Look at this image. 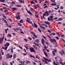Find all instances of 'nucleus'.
Wrapping results in <instances>:
<instances>
[{
  "label": "nucleus",
  "instance_id": "5",
  "mask_svg": "<svg viewBox=\"0 0 65 65\" xmlns=\"http://www.w3.org/2000/svg\"><path fill=\"white\" fill-rule=\"evenodd\" d=\"M56 63L57 64L55 63V62H53V63L54 64V65H59V62H58L56 61Z\"/></svg>",
  "mask_w": 65,
  "mask_h": 65
},
{
  "label": "nucleus",
  "instance_id": "10",
  "mask_svg": "<svg viewBox=\"0 0 65 65\" xmlns=\"http://www.w3.org/2000/svg\"><path fill=\"white\" fill-rule=\"evenodd\" d=\"M7 58H10V55H9V54L8 53L7 54Z\"/></svg>",
  "mask_w": 65,
  "mask_h": 65
},
{
  "label": "nucleus",
  "instance_id": "24",
  "mask_svg": "<svg viewBox=\"0 0 65 65\" xmlns=\"http://www.w3.org/2000/svg\"><path fill=\"white\" fill-rule=\"evenodd\" d=\"M2 58V56L1 54V53H0V59H1Z\"/></svg>",
  "mask_w": 65,
  "mask_h": 65
},
{
  "label": "nucleus",
  "instance_id": "4",
  "mask_svg": "<svg viewBox=\"0 0 65 65\" xmlns=\"http://www.w3.org/2000/svg\"><path fill=\"white\" fill-rule=\"evenodd\" d=\"M41 42L43 45H44V43H45V41L43 39H42Z\"/></svg>",
  "mask_w": 65,
  "mask_h": 65
},
{
  "label": "nucleus",
  "instance_id": "2",
  "mask_svg": "<svg viewBox=\"0 0 65 65\" xmlns=\"http://www.w3.org/2000/svg\"><path fill=\"white\" fill-rule=\"evenodd\" d=\"M29 50L30 51V52H33L34 53H35V52H36V51H35L34 48L33 47L30 48Z\"/></svg>",
  "mask_w": 65,
  "mask_h": 65
},
{
  "label": "nucleus",
  "instance_id": "62",
  "mask_svg": "<svg viewBox=\"0 0 65 65\" xmlns=\"http://www.w3.org/2000/svg\"><path fill=\"white\" fill-rule=\"evenodd\" d=\"M17 6L18 7H22L21 6L19 5H18Z\"/></svg>",
  "mask_w": 65,
  "mask_h": 65
},
{
  "label": "nucleus",
  "instance_id": "47",
  "mask_svg": "<svg viewBox=\"0 0 65 65\" xmlns=\"http://www.w3.org/2000/svg\"><path fill=\"white\" fill-rule=\"evenodd\" d=\"M5 50H7V46L6 47V46H5Z\"/></svg>",
  "mask_w": 65,
  "mask_h": 65
},
{
  "label": "nucleus",
  "instance_id": "31",
  "mask_svg": "<svg viewBox=\"0 0 65 65\" xmlns=\"http://www.w3.org/2000/svg\"><path fill=\"white\" fill-rule=\"evenodd\" d=\"M44 54L45 55V56H46V57H47V54H46V53L44 52Z\"/></svg>",
  "mask_w": 65,
  "mask_h": 65
},
{
  "label": "nucleus",
  "instance_id": "63",
  "mask_svg": "<svg viewBox=\"0 0 65 65\" xmlns=\"http://www.w3.org/2000/svg\"><path fill=\"white\" fill-rule=\"evenodd\" d=\"M9 20L10 21V22H12V20L10 19H9Z\"/></svg>",
  "mask_w": 65,
  "mask_h": 65
},
{
  "label": "nucleus",
  "instance_id": "13",
  "mask_svg": "<svg viewBox=\"0 0 65 65\" xmlns=\"http://www.w3.org/2000/svg\"><path fill=\"white\" fill-rule=\"evenodd\" d=\"M4 36L2 37V38H1L0 39V41H3V39H4Z\"/></svg>",
  "mask_w": 65,
  "mask_h": 65
},
{
  "label": "nucleus",
  "instance_id": "1",
  "mask_svg": "<svg viewBox=\"0 0 65 65\" xmlns=\"http://www.w3.org/2000/svg\"><path fill=\"white\" fill-rule=\"evenodd\" d=\"M46 14L47 15H48V14H49V13H48V11H46L44 13H43V17L44 19H45V18H44V16L46 15L45 14H46Z\"/></svg>",
  "mask_w": 65,
  "mask_h": 65
},
{
  "label": "nucleus",
  "instance_id": "38",
  "mask_svg": "<svg viewBox=\"0 0 65 65\" xmlns=\"http://www.w3.org/2000/svg\"><path fill=\"white\" fill-rule=\"evenodd\" d=\"M32 63H33V64L34 65H35L36 64V63L35 62H32Z\"/></svg>",
  "mask_w": 65,
  "mask_h": 65
},
{
  "label": "nucleus",
  "instance_id": "44",
  "mask_svg": "<svg viewBox=\"0 0 65 65\" xmlns=\"http://www.w3.org/2000/svg\"><path fill=\"white\" fill-rule=\"evenodd\" d=\"M9 12H7L5 13V14L6 15H8L9 14Z\"/></svg>",
  "mask_w": 65,
  "mask_h": 65
},
{
  "label": "nucleus",
  "instance_id": "51",
  "mask_svg": "<svg viewBox=\"0 0 65 65\" xmlns=\"http://www.w3.org/2000/svg\"><path fill=\"white\" fill-rule=\"evenodd\" d=\"M30 10H31V11H32L33 10V9H32V8L30 7Z\"/></svg>",
  "mask_w": 65,
  "mask_h": 65
},
{
  "label": "nucleus",
  "instance_id": "64",
  "mask_svg": "<svg viewBox=\"0 0 65 65\" xmlns=\"http://www.w3.org/2000/svg\"><path fill=\"white\" fill-rule=\"evenodd\" d=\"M47 31H48V32H49V33H51V31H50V30H47Z\"/></svg>",
  "mask_w": 65,
  "mask_h": 65
},
{
  "label": "nucleus",
  "instance_id": "26",
  "mask_svg": "<svg viewBox=\"0 0 65 65\" xmlns=\"http://www.w3.org/2000/svg\"><path fill=\"white\" fill-rule=\"evenodd\" d=\"M3 21H4V22H5L6 24H7V22L6 21V20H3Z\"/></svg>",
  "mask_w": 65,
  "mask_h": 65
},
{
  "label": "nucleus",
  "instance_id": "6",
  "mask_svg": "<svg viewBox=\"0 0 65 65\" xmlns=\"http://www.w3.org/2000/svg\"><path fill=\"white\" fill-rule=\"evenodd\" d=\"M15 18L17 20H20L21 19V18H20V16L19 15H18V16L16 17Z\"/></svg>",
  "mask_w": 65,
  "mask_h": 65
},
{
  "label": "nucleus",
  "instance_id": "27",
  "mask_svg": "<svg viewBox=\"0 0 65 65\" xmlns=\"http://www.w3.org/2000/svg\"><path fill=\"white\" fill-rule=\"evenodd\" d=\"M43 59H45V60H46V61H47L48 60V59L44 57H43Z\"/></svg>",
  "mask_w": 65,
  "mask_h": 65
},
{
  "label": "nucleus",
  "instance_id": "59",
  "mask_svg": "<svg viewBox=\"0 0 65 65\" xmlns=\"http://www.w3.org/2000/svg\"><path fill=\"white\" fill-rule=\"evenodd\" d=\"M53 41H54V42H56V41L54 39H53Z\"/></svg>",
  "mask_w": 65,
  "mask_h": 65
},
{
  "label": "nucleus",
  "instance_id": "11",
  "mask_svg": "<svg viewBox=\"0 0 65 65\" xmlns=\"http://www.w3.org/2000/svg\"><path fill=\"white\" fill-rule=\"evenodd\" d=\"M34 26L35 27V28H37V25L35 23H34Z\"/></svg>",
  "mask_w": 65,
  "mask_h": 65
},
{
  "label": "nucleus",
  "instance_id": "43",
  "mask_svg": "<svg viewBox=\"0 0 65 65\" xmlns=\"http://www.w3.org/2000/svg\"><path fill=\"white\" fill-rule=\"evenodd\" d=\"M3 16L4 18L5 19H6V17L4 16V15H3Z\"/></svg>",
  "mask_w": 65,
  "mask_h": 65
},
{
  "label": "nucleus",
  "instance_id": "40",
  "mask_svg": "<svg viewBox=\"0 0 65 65\" xmlns=\"http://www.w3.org/2000/svg\"><path fill=\"white\" fill-rule=\"evenodd\" d=\"M18 24L20 26H22V24H21V23H18Z\"/></svg>",
  "mask_w": 65,
  "mask_h": 65
},
{
  "label": "nucleus",
  "instance_id": "41",
  "mask_svg": "<svg viewBox=\"0 0 65 65\" xmlns=\"http://www.w3.org/2000/svg\"><path fill=\"white\" fill-rule=\"evenodd\" d=\"M45 43H46V44L47 45H48V43L46 42H45Z\"/></svg>",
  "mask_w": 65,
  "mask_h": 65
},
{
  "label": "nucleus",
  "instance_id": "25",
  "mask_svg": "<svg viewBox=\"0 0 65 65\" xmlns=\"http://www.w3.org/2000/svg\"><path fill=\"white\" fill-rule=\"evenodd\" d=\"M0 2H4L5 1L4 0H0Z\"/></svg>",
  "mask_w": 65,
  "mask_h": 65
},
{
  "label": "nucleus",
  "instance_id": "45",
  "mask_svg": "<svg viewBox=\"0 0 65 65\" xmlns=\"http://www.w3.org/2000/svg\"><path fill=\"white\" fill-rule=\"evenodd\" d=\"M60 9H63V7L62 6L60 7Z\"/></svg>",
  "mask_w": 65,
  "mask_h": 65
},
{
  "label": "nucleus",
  "instance_id": "39",
  "mask_svg": "<svg viewBox=\"0 0 65 65\" xmlns=\"http://www.w3.org/2000/svg\"><path fill=\"white\" fill-rule=\"evenodd\" d=\"M26 63H30V62L29 61H26Z\"/></svg>",
  "mask_w": 65,
  "mask_h": 65
},
{
  "label": "nucleus",
  "instance_id": "29",
  "mask_svg": "<svg viewBox=\"0 0 65 65\" xmlns=\"http://www.w3.org/2000/svg\"><path fill=\"white\" fill-rule=\"evenodd\" d=\"M7 36L8 37H11V35H10V34H8V35H7Z\"/></svg>",
  "mask_w": 65,
  "mask_h": 65
},
{
  "label": "nucleus",
  "instance_id": "7",
  "mask_svg": "<svg viewBox=\"0 0 65 65\" xmlns=\"http://www.w3.org/2000/svg\"><path fill=\"white\" fill-rule=\"evenodd\" d=\"M45 23V24H47L48 25H50V23L48 22V21H47V22H46L45 21H44Z\"/></svg>",
  "mask_w": 65,
  "mask_h": 65
},
{
  "label": "nucleus",
  "instance_id": "18",
  "mask_svg": "<svg viewBox=\"0 0 65 65\" xmlns=\"http://www.w3.org/2000/svg\"><path fill=\"white\" fill-rule=\"evenodd\" d=\"M63 19L61 18H60L58 19V21H62Z\"/></svg>",
  "mask_w": 65,
  "mask_h": 65
},
{
  "label": "nucleus",
  "instance_id": "30",
  "mask_svg": "<svg viewBox=\"0 0 65 65\" xmlns=\"http://www.w3.org/2000/svg\"><path fill=\"white\" fill-rule=\"evenodd\" d=\"M40 27L41 28H43V29H45V27H44L42 26H40Z\"/></svg>",
  "mask_w": 65,
  "mask_h": 65
},
{
  "label": "nucleus",
  "instance_id": "54",
  "mask_svg": "<svg viewBox=\"0 0 65 65\" xmlns=\"http://www.w3.org/2000/svg\"><path fill=\"white\" fill-rule=\"evenodd\" d=\"M0 44H2V41H0Z\"/></svg>",
  "mask_w": 65,
  "mask_h": 65
},
{
  "label": "nucleus",
  "instance_id": "19",
  "mask_svg": "<svg viewBox=\"0 0 65 65\" xmlns=\"http://www.w3.org/2000/svg\"><path fill=\"white\" fill-rule=\"evenodd\" d=\"M20 22L21 23H23V20H22V19H21L20 20Z\"/></svg>",
  "mask_w": 65,
  "mask_h": 65
},
{
  "label": "nucleus",
  "instance_id": "8",
  "mask_svg": "<svg viewBox=\"0 0 65 65\" xmlns=\"http://www.w3.org/2000/svg\"><path fill=\"white\" fill-rule=\"evenodd\" d=\"M26 21H27V22H28V23H30V24H31L32 25V26H34V25H33V23H32V22H30L27 20H26Z\"/></svg>",
  "mask_w": 65,
  "mask_h": 65
},
{
  "label": "nucleus",
  "instance_id": "50",
  "mask_svg": "<svg viewBox=\"0 0 65 65\" xmlns=\"http://www.w3.org/2000/svg\"><path fill=\"white\" fill-rule=\"evenodd\" d=\"M61 39H62V41L63 42H64L65 43V41L64 40V39H62V38H61Z\"/></svg>",
  "mask_w": 65,
  "mask_h": 65
},
{
  "label": "nucleus",
  "instance_id": "48",
  "mask_svg": "<svg viewBox=\"0 0 65 65\" xmlns=\"http://www.w3.org/2000/svg\"><path fill=\"white\" fill-rule=\"evenodd\" d=\"M24 40H25V41H26V42H27L28 41V40H27L26 39H24Z\"/></svg>",
  "mask_w": 65,
  "mask_h": 65
},
{
  "label": "nucleus",
  "instance_id": "60",
  "mask_svg": "<svg viewBox=\"0 0 65 65\" xmlns=\"http://www.w3.org/2000/svg\"><path fill=\"white\" fill-rule=\"evenodd\" d=\"M58 24H61V22H59L58 23Z\"/></svg>",
  "mask_w": 65,
  "mask_h": 65
},
{
  "label": "nucleus",
  "instance_id": "32",
  "mask_svg": "<svg viewBox=\"0 0 65 65\" xmlns=\"http://www.w3.org/2000/svg\"><path fill=\"white\" fill-rule=\"evenodd\" d=\"M38 30H39L40 32H41V30L39 28H38Z\"/></svg>",
  "mask_w": 65,
  "mask_h": 65
},
{
  "label": "nucleus",
  "instance_id": "9",
  "mask_svg": "<svg viewBox=\"0 0 65 65\" xmlns=\"http://www.w3.org/2000/svg\"><path fill=\"white\" fill-rule=\"evenodd\" d=\"M33 47H34V48L35 50H37V47H36V46L35 45H33Z\"/></svg>",
  "mask_w": 65,
  "mask_h": 65
},
{
  "label": "nucleus",
  "instance_id": "57",
  "mask_svg": "<svg viewBox=\"0 0 65 65\" xmlns=\"http://www.w3.org/2000/svg\"><path fill=\"white\" fill-rule=\"evenodd\" d=\"M57 9L59 8V5H57Z\"/></svg>",
  "mask_w": 65,
  "mask_h": 65
},
{
  "label": "nucleus",
  "instance_id": "28",
  "mask_svg": "<svg viewBox=\"0 0 65 65\" xmlns=\"http://www.w3.org/2000/svg\"><path fill=\"white\" fill-rule=\"evenodd\" d=\"M33 43L34 44H35V45H37V46H39V45H38V44H36V43H35V42Z\"/></svg>",
  "mask_w": 65,
  "mask_h": 65
},
{
  "label": "nucleus",
  "instance_id": "56",
  "mask_svg": "<svg viewBox=\"0 0 65 65\" xmlns=\"http://www.w3.org/2000/svg\"><path fill=\"white\" fill-rule=\"evenodd\" d=\"M30 57H33V58H35V57H33V56H32L31 55H30Z\"/></svg>",
  "mask_w": 65,
  "mask_h": 65
},
{
  "label": "nucleus",
  "instance_id": "49",
  "mask_svg": "<svg viewBox=\"0 0 65 65\" xmlns=\"http://www.w3.org/2000/svg\"><path fill=\"white\" fill-rule=\"evenodd\" d=\"M28 38L29 39H30V40H32V38H31L30 37H28Z\"/></svg>",
  "mask_w": 65,
  "mask_h": 65
},
{
  "label": "nucleus",
  "instance_id": "15",
  "mask_svg": "<svg viewBox=\"0 0 65 65\" xmlns=\"http://www.w3.org/2000/svg\"><path fill=\"white\" fill-rule=\"evenodd\" d=\"M19 1L21 3H24V1H22V0H19Z\"/></svg>",
  "mask_w": 65,
  "mask_h": 65
},
{
  "label": "nucleus",
  "instance_id": "52",
  "mask_svg": "<svg viewBox=\"0 0 65 65\" xmlns=\"http://www.w3.org/2000/svg\"><path fill=\"white\" fill-rule=\"evenodd\" d=\"M50 17L51 19H52V18H53V17L52 16H50Z\"/></svg>",
  "mask_w": 65,
  "mask_h": 65
},
{
  "label": "nucleus",
  "instance_id": "58",
  "mask_svg": "<svg viewBox=\"0 0 65 65\" xmlns=\"http://www.w3.org/2000/svg\"><path fill=\"white\" fill-rule=\"evenodd\" d=\"M12 34L14 36H15V34L14 33H13Z\"/></svg>",
  "mask_w": 65,
  "mask_h": 65
},
{
  "label": "nucleus",
  "instance_id": "3",
  "mask_svg": "<svg viewBox=\"0 0 65 65\" xmlns=\"http://www.w3.org/2000/svg\"><path fill=\"white\" fill-rule=\"evenodd\" d=\"M30 33H31V34H33V35L34 37H36V38H37V36L36 35H35V33L34 32H32V31H30Z\"/></svg>",
  "mask_w": 65,
  "mask_h": 65
},
{
  "label": "nucleus",
  "instance_id": "17",
  "mask_svg": "<svg viewBox=\"0 0 65 65\" xmlns=\"http://www.w3.org/2000/svg\"><path fill=\"white\" fill-rule=\"evenodd\" d=\"M1 53L2 54V55H4V52H3V51L1 50Z\"/></svg>",
  "mask_w": 65,
  "mask_h": 65
},
{
  "label": "nucleus",
  "instance_id": "22",
  "mask_svg": "<svg viewBox=\"0 0 65 65\" xmlns=\"http://www.w3.org/2000/svg\"><path fill=\"white\" fill-rule=\"evenodd\" d=\"M48 36V37L50 39V41H51V42H53V41H52V39H51V38H50V36Z\"/></svg>",
  "mask_w": 65,
  "mask_h": 65
},
{
  "label": "nucleus",
  "instance_id": "37",
  "mask_svg": "<svg viewBox=\"0 0 65 65\" xmlns=\"http://www.w3.org/2000/svg\"><path fill=\"white\" fill-rule=\"evenodd\" d=\"M58 19V17H55L53 19V20H57Z\"/></svg>",
  "mask_w": 65,
  "mask_h": 65
},
{
  "label": "nucleus",
  "instance_id": "34",
  "mask_svg": "<svg viewBox=\"0 0 65 65\" xmlns=\"http://www.w3.org/2000/svg\"><path fill=\"white\" fill-rule=\"evenodd\" d=\"M15 56H16V55L15 54H14L13 56V58H15Z\"/></svg>",
  "mask_w": 65,
  "mask_h": 65
},
{
  "label": "nucleus",
  "instance_id": "14",
  "mask_svg": "<svg viewBox=\"0 0 65 65\" xmlns=\"http://www.w3.org/2000/svg\"><path fill=\"white\" fill-rule=\"evenodd\" d=\"M17 8H16L13 7L12 8V10L13 11H14L15 10H17Z\"/></svg>",
  "mask_w": 65,
  "mask_h": 65
},
{
  "label": "nucleus",
  "instance_id": "12",
  "mask_svg": "<svg viewBox=\"0 0 65 65\" xmlns=\"http://www.w3.org/2000/svg\"><path fill=\"white\" fill-rule=\"evenodd\" d=\"M6 45L7 46V47H8V46H9V43H6V44L5 45V46H6Z\"/></svg>",
  "mask_w": 65,
  "mask_h": 65
},
{
  "label": "nucleus",
  "instance_id": "21",
  "mask_svg": "<svg viewBox=\"0 0 65 65\" xmlns=\"http://www.w3.org/2000/svg\"><path fill=\"white\" fill-rule=\"evenodd\" d=\"M27 11V12L28 13H29V14H30L31 15H32V14H31V12H30V11Z\"/></svg>",
  "mask_w": 65,
  "mask_h": 65
},
{
  "label": "nucleus",
  "instance_id": "42",
  "mask_svg": "<svg viewBox=\"0 0 65 65\" xmlns=\"http://www.w3.org/2000/svg\"><path fill=\"white\" fill-rule=\"evenodd\" d=\"M19 63H21V64H22V61L21 60H19Z\"/></svg>",
  "mask_w": 65,
  "mask_h": 65
},
{
  "label": "nucleus",
  "instance_id": "16",
  "mask_svg": "<svg viewBox=\"0 0 65 65\" xmlns=\"http://www.w3.org/2000/svg\"><path fill=\"white\" fill-rule=\"evenodd\" d=\"M52 53L53 55L54 56H55V55H56V54H55V52L54 51H52Z\"/></svg>",
  "mask_w": 65,
  "mask_h": 65
},
{
  "label": "nucleus",
  "instance_id": "55",
  "mask_svg": "<svg viewBox=\"0 0 65 65\" xmlns=\"http://www.w3.org/2000/svg\"><path fill=\"white\" fill-rule=\"evenodd\" d=\"M47 7V6H45V7H44V8H46V7Z\"/></svg>",
  "mask_w": 65,
  "mask_h": 65
},
{
  "label": "nucleus",
  "instance_id": "46",
  "mask_svg": "<svg viewBox=\"0 0 65 65\" xmlns=\"http://www.w3.org/2000/svg\"><path fill=\"white\" fill-rule=\"evenodd\" d=\"M51 34H52V35H55V34H56V33H52Z\"/></svg>",
  "mask_w": 65,
  "mask_h": 65
},
{
  "label": "nucleus",
  "instance_id": "36",
  "mask_svg": "<svg viewBox=\"0 0 65 65\" xmlns=\"http://www.w3.org/2000/svg\"><path fill=\"white\" fill-rule=\"evenodd\" d=\"M12 4H15V2L14 1H12Z\"/></svg>",
  "mask_w": 65,
  "mask_h": 65
},
{
  "label": "nucleus",
  "instance_id": "53",
  "mask_svg": "<svg viewBox=\"0 0 65 65\" xmlns=\"http://www.w3.org/2000/svg\"><path fill=\"white\" fill-rule=\"evenodd\" d=\"M11 53H13V48H12L11 50Z\"/></svg>",
  "mask_w": 65,
  "mask_h": 65
},
{
  "label": "nucleus",
  "instance_id": "20",
  "mask_svg": "<svg viewBox=\"0 0 65 65\" xmlns=\"http://www.w3.org/2000/svg\"><path fill=\"white\" fill-rule=\"evenodd\" d=\"M24 47H25V48H26V49H28V50L29 49V48H28V47L27 46H26L24 45Z\"/></svg>",
  "mask_w": 65,
  "mask_h": 65
},
{
  "label": "nucleus",
  "instance_id": "23",
  "mask_svg": "<svg viewBox=\"0 0 65 65\" xmlns=\"http://www.w3.org/2000/svg\"><path fill=\"white\" fill-rule=\"evenodd\" d=\"M36 41L37 42V43H39V40L38 39H36Z\"/></svg>",
  "mask_w": 65,
  "mask_h": 65
},
{
  "label": "nucleus",
  "instance_id": "33",
  "mask_svg": "<svg viewBox=\"0 0 65 65\" xmlns=\"http://www.w3.org/2000/svg\"><path fill=\"white\" fill-rule=\"evenodd\" d=\"M16 30H17V31H18V30H20V28L18 27L17 28H16Z\"/></svg>",
  "mask_w": 65,
  "mask_h": 65
},
{
  "label": "nucleus",
  "instance_id": "35",
  "mask_svg": "<svg viewBox=\"0 0 65 65\" xmlns=\"http://www.w3.org/2000/svg\"><path fill=\"white\" fill-rule=\"evenodd\" d=\"M55 38H56V39L58 40H59V38L58 37H55Z\"/></svg>",
  "mask_w": 65,
  "mask_h": 65
},
{
  "label": "nucleus",
  "instance_id": "61",
  "mask_svg": "<svg viewBox=\"0 0 65 65\" xmlns=\"http://www.w3.org/2000/svg\"><path fill=\"white\" fill-rule=\"evenodd\" d=\"M19 48H20L21 49H22V47H21L20 46H19Z\"/></svg>",
  "mask_w": 65,
  "mask_h": 65
}]
</instances>
